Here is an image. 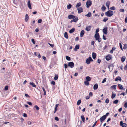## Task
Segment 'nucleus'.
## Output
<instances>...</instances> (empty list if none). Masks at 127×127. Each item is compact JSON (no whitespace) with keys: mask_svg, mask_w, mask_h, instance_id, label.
Listing matches in <instances>:
<instances>
[{"mask_svg":"<svg viewBox=\"0 0 127 127\" xmlns=\"http://www.w3.org/2000/svg\"><path fill=\"white\" fill-rule=\"evenodd\" d=\"M81 118L83 122H85V118L83 115H82L81 116Z\"/></svg>","mask_w":127,"mask_h":127,"instance_id":"obj_27","label":"nucleus"},{"mask_svg":"<svg viewBox=\"0 0 127 127\" xmlns=\"http://www.w3.org/2000/svg\"><path fill=\"white\" fill-rule=\"evenodd\" d=\"M85 16L88 17H89L91 16V13L90 12H89Z\"/></svg>","mask_w":127,"mask_h":127,"instance_id":"obj_30","label":"nucleus"},{"mask_svg":"<svg viewBox=\"0 0 127 127\" xmlns=\"http://www.w3.org/2000/svg\"><path fill=\"white\" fill-rule=\"evenodd\" d=\"M108 18H107L105 17L104 18V19L103 20V21L104 22H105L106 21L108 20Z\"/></svg>","mask_w":127,"mask_h":127,"instance_id":"obj_39","label":"nucleus"},{"mask_svg":"<svg viewBox=\"0 0 127 127\" xmlns=\"http://www.w3.org/2000/svg\"><path fill=\"white\" fill-rule=\"evenodd\" d=\"M21 122L22 123L23 122V121H24V119L22 118H21Z\"/></svg>","mask_w":127,"mask_h":127,"instance_id":"obj_64","label":"nucleus"},{"mask_svg":"<svg viewBox=\"0 0 127 127\" xmlns=\"http://www.w3.org/2000/svg\"><path fill=\"white\" fill-rule=\"evenodd\" d=\"M42 21V20L41 19H39L38 20V23H41Z\"/></svg>","mask_w":127,"mask_h":127,"instance_id":"obj_58","label":"nucleus"},{"mask_svg":"<svg viewBox=\"0 0 127 127\" xmlns=\"http://www.w3.org/2000/svg\"><path fill=\"white\" fill-rule=\"evenodd\" d=\"M92 4V2L91 0H88L87 1L86 3L87 7V8H88Z\"/></svg>","mask_w":127,"mask_h":127,"instance_id":"obj_4","label":"nucleus"},{"mask_svg":"<svg viewBox=\"0 0 127 127\" xmlns=\"http://www.w3.org/2000/svg\"><path fill=\"white\" fill-rule=\"evenodd\" d=\"M119 45H120V48H121V50H123V48H122V44H121V43H120Z\"/></svg>","mask_w":127,"mask_h":127,"instance_id":"obj_43","label":"nucleus"},{"mask_svg":"<svg viewBox=\"0 0 127 127\" xmlns=\"http://www.w3.org/2000/svg\"><path fill=\"white\" fill-rule=\"evenodd\" d=\"M29 19V17L28 14H26L25 18V20L26 22H27L28 21Z\"/></svg>","mask_w":127,"mask_h":127,"instance_id":"obj_14","label":"nucleus"},{"mask_svg":"<svg viewBox=\"0 0 127 127\" xmlns=\"http://www.w3.org/2000/svg\"><path fill=\"white\" fill-rule=\"evenodd\" d=\"M81 3L80 2L78 3L75 6V7L76 8H78L79 7L81 6Z\"/></svg>","mask_w":127,"mask_h":127,"instance_id":"obj_19","label":"nucleus"},{"mask_svg":"<svg viewBox=\"0 0 127 127\" xmlns=\"http://www.w3.org/2000/svg\"><path fill=\"white\" fill-rule=\"evenodd\" d=\"M126 57L125 56H123L121 58V61L122 62H123L125 60Z\"/></svg>","mask_w":127,"mask_h":127,"instance_id":"obj_23","label":"nucleus"},{"mask_svg":"<svg viewBox=\"0 0 127 127\" xmlns=\"http://www.w3.org/2000/svg\"><path fill=\"white\" fill-rule=\"evenodd\" d=\"M77 10L79 13L82 12L83 11L82 8L81 7L78 8Z\"/></svg>","mask_w":127,"mask_h":127,"instance_id":"obj_10","label":"nucleus"},{"mask_svg":"<svg viewBox=\"0 0 127 127\" xmlns=\"http://www.w3.org/2000/svg\"><path fill=\"white\" fill-rule=\"evenodd\" d=\"M75 30V29L74 28H72V29H71L69 31V32L70 33H72L73 32H74V31Z\"/></svg>","mask_w":127,"mask_h":127,"instance_id":"obj_25","label":"nucleus"},{"mask_svg":"<svg viewBox=\"0 0 127 127\" xmlns=\"http://www.w3.org/2000/svg\"><path fill=\"white\" fill-rule=\"evenodd\" d=\"M103 32L104 34H107V28L105 27L103 30Z\"/></svg>","mask_w":127,"mask_h":127,"instance_id":"obj_6","label":"nucleus"},{"mask_svg":"<svg viewBox=\"0 0 127 127\" xmlns=\"http://www.w3.org/2000/svg\"><path fill=\"white\" fill-rule=\"evenodd\" d=\"M79 48V45H76L75 48L74 49V50L75 51H76Z\"/></svg>","mask_w":127,"mask_h":127,"instance_id":"obj_13","label":"nucleus"},{"mask_svg":"<svg viewBox=\"0 0 127 127\" xmlns=\"http://www.w3.org/2000/svg\"><path fill=\"white\" fill-rule=\"evenodd\" d=\"M110 4V2L109 1H108L106 3V5L108 8H109V6Z\"/></svg>","mask_w":127,"mask_h":127,"instance_id":"obj_22","label":"nucleus"},{"mask_svg":"<svg viewBox=\"0 0 127 127\" xmlns=\"http://www.w3.org/2000/svg\"><path fill=\"white\" fill-rule=\"evenodd\" d=\"M88 81H85L84 82V84L85 85L88 86L89 85Z\"/></svg>","mask_w":127,"mask_h":127,"instance_id":"obj_34","label":"nucleus"},{"mask_svg":"<svg viewBox=\"0 0 127 127\" xmlns=\"http://www.w3.org/2000/svg\"><path fill=\"white\" fill-rule=\"evenodd\" d=\"M58 78V76L57 75H55L54 77V80H56Z\"/></svg>","mask_w":127,"mask_h":127,"instance_id":"obj_42","label":"nucleus"},{"mask_svg":"<svg viewBox=\"0 0 127 127\" xmlns=\"http://www.w3.org/2000/svg\"><path fill=\"white\" fill-rule=\"evenodd\" d=\"M71 4H69L67 6V8L68 9H69L71 7Z\"/></svg>","mask_w":127,"mask_h":127,"instance_id":"obj_36","label":"nucleus"},{"mask_svg":"<svg viewBox=\"0 0 127 127\" xmlns=\"http://www.w3.org/2000/svg\"><path fill=\"white\" fill-rule=\"evenodd\" d=\"M120 125L122 127H127V125L126 124L123 123L122 121H121L120 123Z\"/></svg>","mask_w":127,"mask_h":127,"instance_id":"obj_8","label":"nucleus"},{"mask_svg":"<svg viewBox=\"0 0 127 127\" xmlns=\"http://www.w3.org/2000/svg\"><path fill=\"white\" fill-rule=\"evenodd\" d=\"M64 68L66 69L67 67V65L66 64H64Z\"/></svg>","mask_w":127,"mask_h":127,"instance_id":"obj_52","label":"nucleus"},{"mask_svg":"<svg viewBox=\"0 0 127 127\" xmlns=\"http://www.w3.org/2000/svg\"><path fill=\"white\" fill-rule=\"evenodd\" d=\"M30 84L32 85L33 87H36V85L33 82H30Z\"/></svg>","mask_w":127,"mask_h":127,"instance_id":"obj_20","label":"nucleus"},{"mask_svg":"<svg viewBox=\"0 0 127 127\" xmlns=\"http://www.w3.org/2000/svg\"><path fill=\"white\" fill-rule=\"evenodd\" d=\"M5 90H7L8 89V87L7 86H6L5 87Z\"/></svg>","mask_w":127,"mask_h":127,"instance_id":"obj_48","label":"nucleus"},{"mask_svg":"<svg viewBox=\"0 0 127 127\" xmlns=\"http://www.w3.org/2000/svg\"><path fill=\"white\" fill-rule=\"evenodd\" d=\"M124 107L126 108L127 107V102H126L124 105Z\"/></svg>","mask_w":127,"mask_h":127,"instance_id":"obj_53","label":"nucleus"},{"mask_svg":"<svg viewBox=\"0 0 127 127\" xmlns=\"http://www.w3.org/2000/svg\"><path fill=\"white\" fill-rule=\"evenodd\" d=\"M118 85L119 86L120 89L122 90L123 89V88L122 85L120 84H119Z\"/></svg>","mask_w":127,"mask_h":127,"instance_id":"obj_31","label":"nucleus"},{"mask_svg":"<svg viewBox=\"0 0 127 127\" xmlns=\"http://www.w3.org/2000/svg\"><path fill=\"white\" fill-rule=\"evenodd\" d=\"M97 121H96L94 124H93L92 127H95Z\"/></svg>","mask_w":127,"mask_h":127,"instance_id":"obj_60","label":"nucleus"},{"mask_svg":"<svg viewBox=\"0 0 127 127\" xmlns=\"http://www.w3.org/2000/svg\"><path fill=\"white\" fill-rule=\"evenodd\" d=\"M105 15L107 16L110 17L113 14V12L111 10H109L105 13Z\"/></svg>","mask_w":127,"mask_h":127,"instance_id":"obj_1","label":"nucleus"},{"mask_svg":"<svg viewBox=\"0 0 127 127\" xmlns=\"http://www.w3.org/2000/svg\"><path fill=\"white\" fill-rule=\"evenodd\" d=\"M103 38L104 40H106V38L105 36L104 35H103Z\"/></svg>","mask_w":127,"mask_h":127,"instance_id":"obj_59","label":"nucleus"},{"mask_svg":"<svg viewBox=\"0 0 127 127\" xmlns=\"http://www.w3.org/2000/svg\"><path fill=\"white\" fill-rule=\"evenodd\" d=\"M91 28V26H87L86 28V31H89L90 30Z\"/></svg>","mask_w":127,"mask_h":127,"instance_id":"obj_15","label":"nucleus"},{"mask_svg":"<svg viewBox=\"0 0 127 127\" xmlns=\"http://www.w3.org/2000/svg\"><path fill=\"white\" fill-rule=\"evenodd\" d=\"M66 59L67 60H68V61H69L70 60V58L68 56H66Z\"/></svg>","mask_w":127,"mask_h":127,"instance_id":"obj_40","label":"nucleus"},{"mask_svg":"<svg viewBox=\"0 0 127 127\" xmlns=\"http://www.w3.org/2000/svg\"><path fill=\"white\" fill-rule=\"evenodd\" d=\"M106 115H103L100 118V120L101 122H102L104 121L106 118Z\"/></svg>","mask_w":127,"mask_h":127,"instance_id":"obj_5","label":"nucleus"},{"mask_svg":"<svg viewBox=\"0 0 127 127\" xmlns=\"http://www.w3.org/2000/svg\"><path fill=\"white\" fill-rule=\"evenodd\" d=\"M84 30H82L80 34V36L81 37H82L83 36V35H84Z\"/></svg>","mask_w":127,"mask_h":127,"instance_id":"obj_16","label":"nucleus"},{"mask_svg":"<svg viewBox=\"0 0 127 127\" xmlns=\"http://www.w3.org/2000/svg\"><path fill=\"white\" fill-rule=\"evenodd\" d=\"M81 103V99L79 100L77 102V105H79Z\"/></svg>","mask_w":127,"mask_h":127,"instance_id":"obj_32","label":"nucleus"},{"mask_svg":"<svg viewBox=\"0 0 127 127\" xmlns=\"http://www.w3.org/2000/svg\"><path fill=\"white\" fill-rule=\"evenodd\" d=\"M59 105L58 104H56V106L55 108V110L54 111V113H55V112L57 111V108L58 107V106Z\"/></svg>","mask_w":127,"mask_h":127,"instance_id":"obj_28","label":"nucleus"},{"mask_svg":"<svg viewBox=\"0 0 127 127\" xmlns=\"http://www.w3.org/2000/svg\"><path fill=\"white\" fill-rule=\"evenodd\" d=\"M120 11L121 12H124L125 11V10L123 9H120Z\"/></svg>","mask_w":127,"mask_h":127,"instance_id":"obj_46","label":"nucleus"},{"mask_svg":"<svg viewBox=\"0 0 127 127\" xmlns=\"http://www.w3.org/2000/svg\"><path fill=\"white\" fill-rule=\"evenodd\" d=\"M127 48V44H125L124 45L123 47V49H126Z\"/></svg>","mask_w":127,"mask_h":127,"instance_id":"obj_41","label":"nucleus"},{"mask_svg":"<svg viewBox=\"0 0 127 127\" xmlns=\"http://www.w3.org/2000/svg\"><path fill=\"white\" fill-rule=\"evenodd\" d=\"M49 45H50L53 48L54 47V45L52 44L49 43H48Z\"/></svg>","mask_w":127,"mask_h":127,"instance_id":"obj_55","label":"nucleus"},{"mask_svg":"<svg viewBox=\"0 0 127 127\" xmlns=\"http://www.w3.org/2000/svg\"><path fill=\"white\" fill-rule=\"evenodd\" d=\"M121 79L120 77L119 76H118L115 78V81H117L118 80L121 81Z\"/></svg>","mask_w":127,"mask_h":127,"instance_id":"obj_12","label":"nucleus"},{"mask_svg":"<svg viewBox=\"0 0 127 127\" xmlns=\"http://www.w3.org/2000/svg\"><path fill=\"white\" fill-rule=\"evenodd\" d=\"M95 40H98L99 42L101 41V39L99 38V33H95Z\"/></svg>","mask_w":127,"mask_h":127,"instance_id":"obj_2","label":"nucleus"},{"mask_svg":"<svg viewBox=\"0 0 127 127\" xmlns=\"http://www.w3.org/2000/svg\"><path fill=\"white\" fill-rule=\"evenodd\" d=\"M14 2L15 4L17 3L18 2L17 0H14Z\"/></svg>","mask_w":127,"mask_h":127,"instance_id":"obj_57","label":"nucleus"},{"mask_svg":"<svg viewBox=\"0 0 127 127\" xmlns=\"http://www.w3.org/2000/svg\"><path fill=\"white\" fill-rule=\"evenodd\" d=\"M116 85H113L111 86V88L113 89L114 88V89H116Z\"/></svg>","mask_w":127,"mask_h":127,"instance_id":"obj_37","label":"nucleus"},{"mask_svg":"<svg viewBox=\"0 0 127 127\" xmlns=\"http://www.w3.org/2000/svg\"><path fill=\"white\" fill-rule=\"evenodd\" d=\"M94 43H95V42H94V41H91V45H94Z\"/></svg>","mask_w":127,"mask_h":127,"instance_id":"obj_61","label":"nucleus"},{"mask_svg":"<svg viewBox=\"0 0 127 127\" xmlns=\"http://www.w3.org/2000/svg\"><path fill=\"white\" fill-rule=\"evenodd\" d=\"M64 37L66 39L68 38V36L67 35V32H65L64 34Z\"/></svg>","mask_w":127,"mask_h":127,"instance_id":"obj_26","label":"nucleus"},{"mask_svg":"<svg viewBox=\"0 0 127 127\" xmlns=\"http://www.w3.org/2000/svg\"><path fill=\"white\" fill-rule=\"evenodd\" d=\"M106 78H104V79L103 80V81H102V83H105V82H106Z\"/></svg>","mask_w":127,"mask_h":127,"instance_id":"obj_50","label":"nucleus"},{"mask_svg":"<svg viewBox=\"0 0 127 127\" xmlns=\"http://www.w3.org/2000/svg\"><path fill=\"white\" fill-rule=\"evenodd\" d=\"M32 41L33 44H35V42L33 39H31Z\"/></svg>","mask_w":127,"mask_h":127,"instance_id":"obj_49","label":"nucleus"},{"mask_svg":"<svg viewBox=\"0 0 127 127\" xmlns=\"http://www.w3.org/2000/svg\"><path fill=\"white\" fill-rule=\"evenodd\" d=\"M27 5L28 7L30 9H32V7L31 5V2L30 0H29L27 2Z\"/></svg>","mask_w":127,"mask_h":127,"instance_id":"obj_9","label":"nucleus"},{"mask_svg":"<svg viewBox=\"0 0 127 127\" xmlns=\"http://www.w3.org/2000/svg\"><path fill=\"white\" fill-rule=\"evenodd\" d=\"M34 107L37 110H38L39 109V108L37 105H35Z\"/></svg>","mask_w":127,"mask_h":127,"instance_id":"obj_45","label":"nucleus"},{"mask_svg":"<svg viewBox=\"0 0 127 127\" xmlns=\"http://www.w3.org/2000/svg\"><path fill=\"white\" fill-rule=\"evenodd\" d=\"M92 56L93 58L94 59L96 58V54L94 52H93L92 53Z\"/></svg>","mask_w":127,"mask_h":127,"instance_id":"obj_17","label":"nucleus"},{"mask_svg":"<svg viewBox=\"0 0 127 127\" xmlns=\"http://www.w3.org/2000/svg\"><path fill=\"white\" fill-rule=\"evenodd\" d=\"M109 102V100L108 98H107L105 102L107 103H108Z\"/></svg>","mask_w":127,"mask_h":127,"instance_id":"obj_44","label":"nucleus"},{"mask_svg":"<svg viewBox=\"0 0 127 127\" xmlns=\"http://www.w3.org/2000/svg\"><path fill=\"white\" fill-rule=\"evenodd\" d=\"M98 85L97 84H95L94 86V90H96L98 88Z\"/></svg>","mask_w":127,"mask_h":127,"instance_id":"obj_18","label":"nucleus"},{"mask_svg":"<svg viewBox=\"0 0 127 127\" xmlns=\"http://www.w3.org/2000/svg\"><path fill=\"white\" fill-rule=\"evenodd\" d=\"M86 80L87 81H91V79L90 77L89 76H87L86 77Z\"/></svg>","mask_w":127,"mask_h":127,"instance_id":"obj_24","label":"nucleus"},{"mask_svg":"<svg viewBox=\"0 0 127 127\" xmlns=\"http://www.w3.org/2000/svg\"><path fill=\"white\" fill-rule=\"evenodd\" d=\"M116 95L115 94L113 93H112V95L111 96V98L113 99L116 96Z\"/></svg>","mask_w":127,"mask_h":127,"instance_id":"obj_29","label":"nucleus"},{"mask_svg":"<svg viewBox=\"0 0 127 127\" xmlns=\"http://www.w3.org/2000/svg\"><path fill=\"white\" fill-rule=\"evenodd\" d=\"M55 120L57 121H58L59 120V118L58 117H56L55 118Z\"/></svg>","mask_w":127,"mask_h":127,"instance_id":"obj_56","label":"nucleus"},{"mask_svg":"<svg viewBox=\"0 0 127 127\" xmlns=\"http://www.w3.org/2000/svg\"><path fill=\"white\" fill-rule=\"evenodd\" d=\"M119 101L117 99H116L113 102V103L114 104H117L118 103Z\"/></svg>","mask_w":127,"mask_h":127,"instance_id":"obj_35","label":"nucleus"},{"mask_svg":"<svg viewBox=\"0 0 127 127\" xmlns=\"http://www.w3.org/2000/svg\"><path fill=\"white\" fill-rule=\"evenodd\" d=\"M93 61V60L92 58L91 57H89L86 59V62L87 64H90L91 61L92 62Z\"/></svg>","mask_w":127,"mask_h":127,"instance_id":"obj_3","label":"nucleus"},{"mask_svg":"<svg viewBox=\"0 0 127 127\" xmlns=\"http://www.w3.org/2000/svg\"><path fill=\"white\" fill-rule=\"evenodd\" d=\"M25 95L26 97H30V96L27 94H25Z\"/></svg>","mask_w":127,"mask_h":127,"instance_id":"obj_63","label":"nucleus"},{"mask_svg":"<svg viewBox=\"0 0 127 127\" xmlns=\"http://www.w3.org/2000/svg\"><path fill=\"white\" fill-rule=\"evenodd\" d=\"M78 20V18L77 17H76L75 18H73V20H74V22H76Z\"/></svg>","mask_w":127,"mask_h":127,"instance_id":"obj_38","label":"nucleus"},{"mask_svg":"<svg viewBox=\"0 0 127 127\" xmlns=\"http://www.w3.org/2000/svg\"><path fill=\"white\" fill-rule=\"evenodd\" d=\"M106 59L107 61H109L111 59V57L109 56H107L106 57Z\"/></svg>","mask_w":127,"mask_h":127,"instance_id":"obj_21","label":"nucleus"},{"mask_svg":"<svg viewBox=\"0 0 127 127\" xmlns=\"http://www.w3.org/2000/svg\"><path fill=\"white\" fill-rule=\"evenodd\" d=\"M68 65L70 66L71 68H72L74 65V64L72 62H71L69 63L68 64Z\"/></svg>","mask_w":127,"mask_h":127,"instance_id":"obj_7","label":"nucleus"},{"mask_svg":"<svg viewBox=\"0 0 127 127\" xmlns=\"http://www.w3.org/2000/svg\"><path fill=\"white\" fill-rule=\"evenodd\" d=\"M51 83L53 85H55V82L54 81H52L51 82Z\"/></svg>","mask_w":127,"mask_h":127,"instance_id":"obj_51","label":"nucleus"},{"mask_svg":"<svg viewBox=\"0 0 127 127\" xmlns=\"http://www.w3.org/2000/svg\"><path fill=\"white\" fill-rule=\"evenodd\" d=\"M110 9L111 10H114L115 9V8L114 6H112V7L110 8Z\"/></svg>","mask_w":127,"mask_h":127,"instance_id":"obj_47","label":"nucleus"},{"mask_svg":"<svg viewBox=\"0 0 127 127\" xmlns=\"http://www.w3.org/2000/svg\"><path fill=\"white\" fill-rule=\"evenodd\" d=\"M99 29H97L96 30V32H95V33H97V32H98L99 31Z\"/></svg>","mask_w":127,"mask_h":127,"instance_id":"obj_54","label":"nucleus"},{"mask_svg":"<svg viewBox=\"0 0 127 127\" xmlns=\"http://www.w3.org/2000/svg\"><path fill=\"white\" fill-rule=\"evenodd\" d=\"M75 16L72 15H70L68 16V18L69 19H73L75 18Z\"/></svg>","mask_w":127,"mask_h":127,"instance_id":"obj_11","label":"nucleus"},{"mask_svg":"<svg viewBox=\"0 0 127 127\" xmlns=\"http://www.w3.org/2000/svg\"><path fill=\"white\" fill-rule=\"evenodd\" d=\"M106 9L105 7L104 6V5H102V7L101 8V9L103 11H104Z\"/></svg>","mask_w":127,"mask_h":127,"instance_id":"obj_33","label":"nucleus"},{"mask_svg":"<svg viewBox=\"0 0 127 127\" xmlns=\"http://www.w3.org/2000/svg\"><path fill=\"white\" fill-rule=\"evenodd\" d=\"M23 116L25 117H27V115L25 113L24 114Z\"/></svg>","mask_w":127,"mask_h":127,"instance_id":"obj_62","label":"nucleus"}]
</instances>
